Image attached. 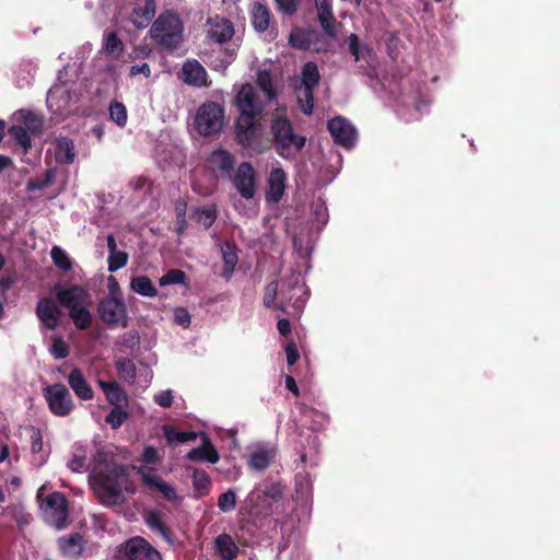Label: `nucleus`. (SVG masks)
I'll return each mask as SVG.
<instances>
[{
    "label": "nucleus",
    "mask_w": 560,
    "mask_h": 560,
    "mask_svg": "<svg viewBox=\"0 0 560 560\" xmlns=\"http://www.w3.org/2000/svg\"><path fill=\"white\" fill-rule=\"evenodd\" d=\"M154 402L163 408H170L173 404L172 390H163L154 395Z\"/></svg>",
    "instance_id": "59"
},
{
    "label": "nucleus",
    "mask_w": 560,
    "mask_h": 560,
    "mask_svg": "<svg viewBox=\"0 0 560 560\" xmlns=\"http://www.w3.org/2000/svg\"><path fill=\"white\" fill-rule=\"evenodd\" d=\"M98 386L102 388L106 400L113 406H126L128 404V398L126 392L122 387L116 382H106L98 381Z\"/></svg>",
    "instance_id": "20"
},
{
    "label": "nucleus",
    "mask_w": 560,
    "mask_h": 560,
    "mask_svg": "<svg viewBox=\"0 0 560 560\" xmlns=\"http://www.w3.org/2000/svg\"><path fill=\"white\" fill-rule=\"evenodd\" d=\"M277 328L279 334L283 337H288L291 334V323L287 318L279 319Z\"/></svg>",
    "instance_id": "63"
},
{
    "label": "nucleus",
    "mask_w": 560,
    "mask_h": 560,
    "mask_svg": "<svg viewBox=\"0 0 560 560\" xmlns=\"http://www.w3.org/2000/svg\"><path fill=\"white\" fill-rule=\"evenodd\" d=\"M51 260L55 266L67 272L70 271L73 267V262L67 252L62 249L60 246L55 245L50 250Z\"/></svg>",
    "instance_id": "39"
},
{
    "label": "nucleus",
    "mask_w": 560,
    "mask_h": 560,
    "mask_svg": "<svg viewBox=\"0 0 560 560\" xmlns=\"http://www.w3.org/2000/svg\"><path fill=\"white\" fill-rule=\"evenodd\" d=\"M208 22L210 24V30L208 31L210 39L223 44L233 37L234 26L229 20L215 16L214 19H209Z\"/></svg>",
    "instance_id": "16"
},
{
    "label": "nucleus",
    "mask_w": 560,
    "mask_h": 560,
    "mask_svg": "<svg viewBox=\"0 0 560 560\" xmlns=\"http://www.w3.org/2000/svg\"><path fill=\"white\" fill-rule=\"evenodd\" d=\"M191 477L192 487L199 495L207 494L211 487V480L208 472L206 470L195 468Z\"/></svg>",
    "instance_id": "40"
},
{
    "label": "nucleus",
    "mask_w": 560,
    "mask_h": 560,
    "mask_svg": "<svg viewBox=\"0 0 560 560\" xmlns=\"http://www.w3.org/2000/svg\"><path fill=\"white\" fill-rule=\"evenodd\" d=\"M175 323L183 326L184 328L189 327L190 325V314L185 307H177L174 313Z\"/></svg>",
    "instance_id": "58"
},
{
    "label": "nucleus",
    "mask_w": 560,
    "mask_h": 560,
    "mask_svg": "<svg viewBox=\"0 0 560 560\" xmlns=\"http://www.w3.org/2000/svg\"><path fill=\"white\" fill-rule=\"evenodd\" d=\"M101 320L107 326L128 327V311L122 296L106 295L97 306Z\"/></svg>",
    "instance_id": "5"
},
{
    "label": "nucleus",
    "mask_w": 560,
    "mask_h": 560,
    "mask_svg": "<svg viewBox=\"0 0 560 560\" xmlns=\"http://www.w3.org/2000/svg\"><path fill=\"white\" fill-rule=\"evenodd\" d=\"M165 439L170 444H183L197 439V433L194 431H178L172 425H164L163 428Z\"/></svg>",
    "instance_id": "31"
},
{
    "label": "nucleus",
    "mask_w": 560,
    "mask_h": 560,
    "mask_svg": "<svg viewBox=\"0 0 560 560\" xmlns=\"http://www.w3.org/2000/svg\"><path fill=\"white\" fill-rule=\"evenodd\" d=\"M270 133L276 152L285 160L295 159L306 143V137L295 133L292 122L287 117H273Z\"/></svg>",
    "instance_id": "2"
},
{
    "label": "nucleus",
    "mask_w": 560,
    "mask_h": 560,
    "mask_svg": "<svg viewBox=\"0 0 560 560\" xmlns=\"http://www.w3.org/2000/svg\"><path fill=\"white\" fill-rule=\"evenodd\" d=\"M68 384L78 398L82 400H92L94 390L86 381L83 372L79 368H73L68 375Z\"/></svg>",
    "instance_id": "15"
},
{
    "label": "nucleus",
    "mask_w": 560,
    "mask_h": 560,
    "mask_svg": "<svg viewBox=\"0 0 560 560\" xmlns=\"http://www.w3.org/2000/svg\"><path fill=\"white\" fill-rule=\"evenodd\" d=\"M223 122L224 108L215 102H206L200 105L195 116V128L203 137L219 133Z\"/></svg>",
    "instance_id": "4"
},
{
    "label": "nucleus",
    "mask_w": 560,
    "mask_h": 560,
    "mask_svg": "<svg viewBox=\"0 0 560 560\" xmlns=\"http://www.w3.org/2000/svg\"><path fill=\"white\" fill-rule=\"evenodd\" d=\"M90 305H83L69 312V317L73 320L74 326L80 330H85L92 325V314L89 311Z\"/></svg>",
    "instance_id": "32"
},
{
    "label": "nucleus",
    "mask_w": 560,
    "mask_h": 560,
    "mask_svg": "<svg viewBox=\"0 0 560 560\" xmlns=\"http://www.w3.org/2000/svg\"><path fill=\"white\" fill-rule=\"evenodd\" d=\"M152 38L166 48H176L182 40L183 25L178 16L164 12L154 21L150 30Z\"/></svg>",
    "instance_id": "3"
},
{
    "label": "nucleus",
    "mask_w": 560,
    "mask_h": 560,
    "mask_svg": "<svg viewBox=\"0 0 560 560\" xmlns=\"http://www.w3.org/2000/svg\"><path fill=\"white\" fill-rule=\"evenodd\" d=\"M281 12L287 15H293L300 5L301 0H275Z\"/></svg>",
    "instance_id": "57"
},
{
    "label": "nucleus",
    "mask_w": 560,
    "mask_h": 560,
    "mask_svg": "<svg viewBox=\"0 0 560 560\" xmlns=\"http://www.w3.org/2000/svg\"><path fill=\"white\" fill-rule=\"evenodd\" d=\"M287 362L289 365H293L300 359V353L294 341H290L285 347Z\"/></svg>",
    "instance_id": "60"
},
{
    "label": "nucleus",
    "mask_w": 560,
    "mask_h": 560,
    "mask_svg": "<svg viewBox=\"0 0 560 560\" xmlns=\"http://www.w3.org/2000/svg\"><path fill=\"white\" fill-rule=\"evenodd\" d=\"M270 457L266 451L254 452L249 458L250 468L261 471L269 467Z\"/></svg>",
    "instance_id": "50"
},
{
    "label": "nucleus",
    "mask_w": 560,
    "mask_h": 560,
    "mask_svg": "<svg viewBox=\"0 0 560 560\" xmlns=\"http://www.w3.org/2000/svg\"><path fill=\"white\" fill-rule=\"evenodd\" d=\"M278 281H271L268 283L264 291V305L267 308H277L282 312H285V306L282 302H277V295H278Z\"/></svg>",
    "instance_id": "35"
},
{
    "label": "nucleus",
    "mask_w": 560,
    "mask_h": 560,
    "mask_svg": "<svg viewBox=\"0 0 560 560\" xmlns=\"http://www.w3.org/2000/svg\"><path fill=\"white\" fill-rule=\"evenodd\" d=\"M186 457L191 462H208L211 464H215L220 459L218 451L207 435H203L202 445L190 450Z\"/></svg>",
    "instance_id": "19"
},
{
    "label": "nucleus",
    "mask_w": 560,
    "mask_h": 560,
    "mask_svg": "<svg viewBox=\"0 0 560 560\" xmlns=\"http://www.w3.org/2000/svg\"><path fill=\"white\" fill-rule=\"evenodd\" d=\"M143 481L145 485L152 486L155 489H158L166 500L171 502L178 501V495L176 493L175 488L164 482L160 477L155 475H145L143 476Z\"/></svg>",
    "instance_id": "30"
},
{
    "label": "nucleus",
    "mask_w": 560,
    "mask_h": 560,
    "mask_svg": "<svg viewBox=\"0 0 560 560\" xmlns=\"http://www.w3.org/2000/svg\"><path fill=\"white\" fill-rule=\"evenodd\" d=\"M318 38V33L312 30L294 28L290 33L289 44L296 49L310 50Z\"/></svg>",
    "instance_id": "21"
},
{
    "label": "nucleus",
    "mask_w": 560,
    "mask_h": 560,
    "mask_svg": "<svg viewBox=\"0 0 560 560\" xmlns=\"http://www.w3.org/2000/svg\"><path fill=\"white\" fill-rule=\"evenodd\" d=\"M233 184L244 199H253L256 194V172L249 162H242L233 176Z\"/></svg>",
    "instance_id": "9"
},
{
    "label": "nucleus",
    "mask_w": 560,
    "mask_h": 560,
    "mask_svg": "<svg viewBox=\"0 0 560 560\" xmlns=\"http://www.w3.org/2000/svg\"><path fill=\"white\" fill-rule=\"evenodd\" d=\"M222 259L224 261L223 270L221 271V277L225 280H229L238 262L237 256V247L234 243L225 242L221 246Z\"/></svg>",
    "instance_id": "25"
},
{
    "label": "nucleus",
    "mask_w": 560,
    "mask_h": 560,
    "mask_svg": "<svg viewBox=\"0 0 560 560\" xmlns=\"http://www.w3.org/2000/svg\"><path fill=\"white\" fill-rule=\"evenodd\" d=\"M195 219L198 223L202 224L205 229H210L217 220V208L214 205L198 209L195 213Z\"/></svg>",
    "instance_id": "44"
},
{
    "label": "nucleus",
    "mask_w": 560,
    "mask_h": 560,
    "mask_svg": "<svg viewBox=\"0 0 560 560\" xmlns=\"http://www.w3.org/2000/svg\"><path fill=\"white\" fill-rule=\"evenodd\" d=\"M36 315L44 328L55 330L60 324L62 312L57 300L51 296H44L37 302Z\"/></svg>",
    "instance_id": "10"
},
{
    "label": "nucleus",
    "mask_w": 560,
    "mask_h": 560,
    "mask_svg": "<svg viewBox=\"0 0 560 560\" xmlns=\"http://www.w3.org/2000/svg\"><path fill=\"white\" fill-rule=\"evenodd\" d=\"M327 128L334 141L345 148H351L355 141V129L343 117H335L328 121Z\"/></svg>",
    "instance_id": "14"
},
{
    "label": "nucleus",
    "mask_w": 560,
    "mask_h": 560,
    "mask_svg": "<svg viewBox=\"0 0 560 560\" xmlns=\"http://www.w3.org/2000/svg\"><path fill=\"white\" fill-rule=\"evenodd\" d=\"M317 20L326 35H328L330 37H334L336 35V31H335L336 19L334 16V13H331L330 15L318 16Z\"/></svg>",
    "instance_id": "56"
},
{
    "label": "nucleus",
    "mask_w": 560,
    "mask_h": 560,
    "mask_svg": "<svg viewBox=\"0 0 560 560\" xmlns=\"http://www.w3.org/2000/svg\"><path fill=\"white\" fill-rule=\"evenodd\" d=\"M234 155L225 149H217L208 156V168L222 178H231L235 167Z\"/></svg>",
    "instance_id": "12"
},
{
    "label": "nucleus",
    "mask_w": 560,
    "mask_h": 560,
    "mask_svg": "<svg viewBox=\"0 0 560 560\" xmlns=\"http://www.w3.org/2000/svg\"><path fill=\"white\" fill-rule=\"evenodd\" d=\"M55 293L60 307H65L69 312L83 305L92 304V295L80 284H72L69 288H60L56 285Z\"/></svg>",
    "instance_id": "7"
},
{
    "label": "nucleus",
    "mask_w": 560,
    "mask_h": 560,
    "mask_svg": "<svg viewBox=\"0 0 560 560\" xmlns=\"http://www.w3.org/2000/svg\"><path fill=\"white\" fill-rule=\"evenodd\" d=\"M320 80L318 67L313 61H307L302 68V86L315 89Z\"/></svg>",
    "instance_id": "34"
},
{
    "label": "nucleus",
    "mask_w": 560,
    "mask_h": 560,
    "mask_svg": "<svg viewBox=\"0 0 560 560\" xmlns=\"http://www.w3.org/2000/svg\"><path fill=\"white\" fill-rule=\"evenodd\" d=\"M257 84L265 93L268 100H273L277 96L276 90L272 85L271 74L268 71H260L257 77Z\"/></svg>",
    "instance_id": "48"
},
{
    "label": "nucleus",
    "mask_w": 560,
    "mask_h": 560,
    "mask_svg": "<svg viewBox=\"0 0 560 560\" xmlns=\"http://www.w3.org/2000/svg\"><path fill=\"white\" fill-rule=\"evenodd\" d=\"M54 179H55L54 171L52 170H47L46 173H45V178L44 179H40V180H30L27 183V190L28 191H34V190H39V189H43L45 187H48V186H50L54 183Z\"/></svg>",
    "instance_id": "55"
},
{
    "label": "nucleus",
    "mask_w": 560,
    "mask_h": 560,
    "mask_svg": "<svg viewBox=\"0 0 560 560\" xmlns=\"http://www.w3.org/2000/svg\"><path fill=\"white\" fill-rule=\"evenodd\" d=\"M258 116L240 115L235 122V137L237 142L245 149H254L257 138Z\"/></svg>",
    "instance_id": "11"
},
{
    "label": "nucleus",
    "mask_w": 560,
    "mask_h": 560,
    "mask_svg": "<svg viewBox=\"0 0 560 560\" xmlns=\"http://www.w3.org/2000/svg\"><path fill=\"white\" fill-rule=\"evenodd\" d=\"M108 271L116 272L117 270L124 268L128 264V254L126 252H116L114 254L108 255L107 259Z\"/></svg>",
    "instance_id": "51"
},
{
    "label": "nucleus",
    "mask_w": 560,
    "mask_h": 560,
    "mask_svg": "<svg viewBox=\"0 0 560 560\" xmlns=\"http://www.w3.org/2000/svg\"><path fill=\"white\" fill-rule=\"evenodd\" d=\"M285 173L282 168H272L268 177L266 199L270 202H279L285 189Z\"/></svg>",
    "instance_id": "17"
},
{
    "label": "nucleus",
    "mask_w": 560,
    "mask_h": 560,
    "mask_svg": "<svg viewBox=\"0 0 560 560\" xmlns=\"http://www.w3.org/2000/svg\"><path fill=\"white\" fill-rule=\"evenodd\" d=\"M130 289L147 298H154L158 295V289L147 276H136L131 278Z\"/></svg>",
    "instance_id": "29"
},
{
    "label": "nucleus",
    "mask_w": 560,
    "mask_h": 560,
    "mask_svg": "<svg viewBox=\"0 0 560 560\" xmlns=\"http://www.w3.org/2000/svg\"><path fill=\"white\" fill-rule=\"evenodd\" d=\"M144 520H145L147 525L151 529L160 533L164 538H167V539L170 538L171 530L168 529V527L162 520L161 513L159 511H156V510L149 511L144 515Z\"/></svg>",
    "instance_id": "33"
},
{
    "label": "nucleus",
    "mask_w": 560,
    "mask_h": 560,
    "mask_svg": "<svg viewBox=\"0 0 560 560\" xmlns=\"http://www.w3.org/2000/svg\"><path fill=\"white\" fill-rule=\"evenodd\" d=\"M348 44H349V51L354 57L355 61H359L361 59H366L372 56L373 50L366 46H361L360 39L357 34H351L348 37Z\"/></svg>",
    "instance_id": "36"
},
{
    "label": "nucleus",
    "mask_w": 560,
    "mask_h": 560,
    "mask_svg": "<svg viewBox=\"0 0 560 560\" xmlns=\"http://www.w3.org/2000/svg\"><path fill=\"white\" fill-rule=\"evenodd\" d=\"M317 10V18L323 15H330L332 12L331 4L328 0H320L315 3Z\"/></svg>",
    "instance_id": "61"
},
{
    "label": "nucleus",
    "mask_w": 560,
    "mask_h": 560,
    "mask_svg": "<svg viewBox=\"0 0 560 560\" xmlns=\"http://www.w3.org/2000/svg\"><path fill=\"white\" fill-rule=\"evenodd\" d=\"M186 280V273L180 269H170L160 279L161 287L170 284H183Z\"/></svg>",
    "instance_id": "49"
},
{
    "label": "nucleus",
    "mask_w": 560,
    "mask_h": 560,
    "mask_svg": "<svg viewBox=\"0 0 560 560\" xmlns=\"http://www.w3.org/2000/svg\"><path fill=\"white\" fill-rule=\"evenodd\" d=\"M116 369L121 378L128 383H133L137 376L136 364L131 359L122 358L116 361Z\"/></svg>",
    "instance_id": "42"
},
{
    "label": "nucleus",
    "mask_w": 560,
    "mask_h": 560,
    "mask_svg": "<svg viewBox=\"0 0 560 560\" xmlns=\"http://www.w3.org/2000/svg\"><path fill=\"white\" fill-rule=\"evenodd\" d=\"M55 160L59 164H71L74 161V143L67 137H59L54 142Z\"/></svg>",
    "instance_id": "22"
},
{
    "label": "nucleus",
    "mask_w": 560,
    "mask_h": 560,
    "mask_svg": "<svg viewBox=\"0 0 560 560\" xmlns=\"http://www.w3.org/2000/svg\"><path fill=\"white\" fill-rule=\"evenodd\" d=\"M9 135L23 149V153L26 154L32 147V141L30 132L25 130V127L13 125L9 128Z\"/></svg>",
    "instance_id": "38"
},
{
    "label": "nucleus",
    "mask_w": 560,
    "mask_h": 560,
    "mask_svg": "<svg viewBox=\"0 0 560 560\" xmlns=\"http://www.w3.org/2000/svg\"><path fill=\"white\" fill-rule=\"evenodd\" d=\"M218 506L222 512H231L236 506V494L233 490H228L218 499Z\"/></svg>",
    "instance_id": "52"
},
{
    "label": "nucleus",
    "mask_w": 560,
    "mask_h": 560,
    "mask_svg": "<svg viewBox=\"0 0 560 560\" xmlns=\"http://www.w3.org/2000/svg\"><path fill=\"white\" fill-rule=\"evenodd\" d=\"M215 550L222 560H234L240 549L228 534H221L215 538Z\"/></svg>",
    "instance_id": "27"
},
{
    "label": "nucleus",
    "mask_w": 560,
    "mask_h": 560,
    "mask_svg": "<svg viewBox=\"0 0 560 560\" xmlns=\"http://www.w3.org/2000/svg\"><path fill=\"white\" fill-rule=\"evenodd\" d=\"M270 19H271V13H270V10L266 5H264L259 2H256L253 5L252 24L256 31H258L260 33L267 31L269 27V24H270Z\"/></svg>",
    "instance_id": "28"
},
{
    "label": "nucleus",
    "mask_w": 560,
    "mask_h": 560,
    "mask_svg": "<svg viewBox=\"0 0 560 560\" xmlns=\"http://www.w3.org/2000/svg\"><path fill=\"white\" fill-rule=\"evenodd\" d=\"M28 431L31 438V451L37 456L36 459L38 460V464L43 465L49 457L50 447H45L43 434L38 428L31 427Z\"/></svg>",
    "instance_id": "26"
},
{
    "label": "nucleus",
    "mask_w": 560,
    "mask_h": 560,
    "mask_svg": "<svg viewBox=\"0 0 560 560\" xmlns=\"http://www.w3.org/2000/svg\"><path fill=\"white\" fill-rule=\"evenodd\" d=\"M314 90L313 88L302 86L301 92L298 96L301 110L305 115H311L314 109Z\"/></svg>",
    "instance_id": "47"
},
{
    "label": "nucleus",
    "mask_w": 560,
    "mask_h": 560,
    "mask_svg": "<svg viewBox=\"0 0 560 560\" xmlns=\"http://www.w3.org/2000/svg\"><path fill=\"white\" fill-rule=\"evenodd\" d=\"M156 12L154 0H144L143 5H138L132 12V22L137 28H145L153 20Z\"/></svg>",
    "instance_id": "24"
},
{
    "label": "nucleus",
    "mask_w": 560,
    "mask_h": 560,
    "mask_svg": "<svg viewBox=\"0 0 560 560\" xmlns=\"http://www.w3.org/2000/svg\"><path fill=\"white\" fill-rule=\"evenodd\" d=\"M44 398L50 412L57 417H67L74 409L69 389L61 383L48 385L43 389Z\"/></svg>",
    "instance_id": "6"
},
{
    "label": "nucleus",
    "mask_w": 560,
    "mask_h": 560,
    "mask_svg": "<svg viewBox=\"0 0 560 560\" xmlns=\"http://www.w3.org/2000/svg\"><path fill=\"white\" fill-rule=\"evenodd\" d=\"M50 352L56 359H65L69 355V346L62 338L56 337L52 340Z\"/></svg>",
    "instance_id": "53"
},
{
    "label": "nucleus",
    "mask_w": 560,
    "mask_h": 560,
    "mask_svg": "<svg viewBox=\"0 0 560 560\" xmlns=\"http://www.w3.org/2000/svg\"><path fill=\"white\" fill-rule=\"evenodd\" d=\"M92 477L97 482V493L103 504L121 502V490L128 480V468L114 460L112 452L98 447L93 455Z\"/></svg>",
    "instance_id": "1"
},
{
    "label": "nucleus",
    "mask_w": 560,
    "mask_h": 560,
    "mask_svg": "<svg viewBox=\"0 0 560 560\" xmlns=\"http://www.w3.org/2000/svg\"><path fill=\"white\" fill-rule=\"evenodd\" d=\"M283 488L280 481H265L256 488V491L261 492L265 498L278 501L283 497Z\"/></svg>",
    "instance_id": "41"
},
{
    "label": "nucleus",
    "mask_w": 560,
    "mask_h": 560,
    "mask_svg": "<svg viewBox=\"0 0 560 560\" xmlns=\"http://www.w3.org/2000/svg\"><path fill=\"white\" fill-rule=\"evenodd\" d=\"M22 122V127H25V130H27L31 135H40L43 131L44 120L42 116L33 112L23 113Z\"/></svg>",
    "instance_id": "37"
},
{
    "label": "nucleus",
    "mask_w": 560,
    "mask_h": 560,
    "mask_svg": "<svg viewBox=\"0 0 560 560\" xmlns=\"http://www.w3.org/2000/svg\"><path fill=\"white\" fill-rule=\"evenodd\" d=\"M104 49L108 54L121 52L124 49L122 42L116 33L112 32L106 36Z\"/></svg>",
    "instance_id": "54"
},
{
    "label": "nucleus",
    "mask_w": 560,
    "mask_h": 560,
    "mask_svg": "<svg viewBox=\"0 0 560 560\" xmlns=\"http://www.w3.org/2000/svg\"><path fill=\"white\" fill-rule=\"evenodd\" d=\"M129 74L131 77H135L137 74H143L145 78H149L151 74V69H150L149 65L145 62L142 65H135L130 68Z\"/></svg>",
    "instance_id": "62"
},
{
    "label": "nucleus",
    "mask_w": 560,
    "mask_h": 560,
    "mask_svg": "<svg viewBox=\"0 0 560 560\" xmlns=\"http://www.w3.org/2000/svg\"><path fill=\"white\" fill-rule=\"evenodd\" d=\"M84 539L79 533L59 538V548L61 552L72 559H78L83 551Z\"/></svg>",
    "instance_id": "23"
},
{
    "label": "nucleus",
    "mask_w": 560,
    "mask_h": 560,
    "mask_svg": "<svg viewBox=\"0 0 560 560\" xmlns=\"http://www.w3.org/2000/svg\"><path fill=\"white\" fill-rule=\"evenodd\" d=\"M235 103L240 115L259 116L261 114L262 106L254 88L249 83L242 85L236 95Z\"/></svg>",
    "instance_id": "13"
},
{
    "label": "nucleus",
    "mask_w": 560,
    "mask_h": 560,
    "mask_svg": "<svg viewBox=\"0 0 560 560\" xmlns=\"http://www.w3.org/2000/svg\"><path fill=\"white\" fill-rule=\"evenodd\" d=\"M109 117L119 127H125L127 124V109L126 106L117 101H113L109 104Z\"/></svg>",
    "instance_id": "46"
},
{
    "label": "nucleus",
    "mask_w": 560,
    "mask_h": 560,
    "mask_svg": "<svg viewBox=\"0 0 560 560\" xmlns=\"http://www.w3.org/2000/svg\"><path fill=\"white\" fill-rule=\"evenodd\" d=\"M45 513L48 521L57 528L62 529L68 522V500L61 492H52L45 500Z\"/></svg>",
    "instance_id": "8"
},
{
    "label": "nucleus",
    "mask_w": 560,
    "mask_h": 560,
    "mask_svg": "<svg viewBox=\"0 0 560 560\" xmlns=\"http://www.w3.org/2000/svg\"><path fill=\"white\" fill-rule=\"evenodd\" d=\"M285 386L292 394H294L295 397L300 396V390L294 377L288 375L285 377Z\"/></svg>",
    "instance_id": "64"
},
{
    "label": "nucleus",
    "mask_w": 560,
    "mask_h": 560,
    "mask_svg": "<svg viewBox=\"0 0 560 560\" xmlns=\"http://www.w3.org/2000/svg\"><path fill=\"white\" fill-rule=\"evenodd\" d=\"M86 460L88 457L85 448L78 447L68 463V467L73 472H83L89 469Z\"/></svg>",
    "instance_id": "45"
},
{
    "label": "nucleus",
    "mask_w": 560,
    "mask_h": 560,
    "mask_svg": "<svg viewBox=\"0 0 560 560\" xmlns=\"http://www.w3.org/2000/svg\"><path fill=\"white\" fill-rule=\"evenodd\" d=\"M183 80L191 86L207 85V71L197 60H188L183 67Z\"/></svg>",
    "instance_id": "18"
},
{
    "label": "nucleus",
    "mask_w": 560,
    "mask_h": 560,
    "mask_svg": "<svg viewBox=\"0 0 560 560\" xmlns=\"http://www.w3.org/2000/svg\"><path fill=\"white\" fill-rule=\"evenodd\" d=\"M124 407L125 406L113 407L105 417V422L109 424L113 430L119 429L129 417L128 411L125 410Z\"/></svg>",
    "instance_id": "43"
}]
</instances>
